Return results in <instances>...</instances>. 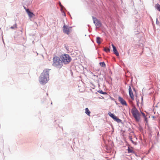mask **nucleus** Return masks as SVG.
<instances>
[{"label": "nucleus", "mask_w": 160, "mask_h": 160, "mask_svg": "<svg viewBox=\"0 0 160 160\" xmlns=\"http://www.w3.org/2000/svg\"><path fill=\"white\" fill-rule=\"evenodd\" d=\"M48 69H45L41 73L39 78V82L41 84H45L49 80V71Z\"/></svg>", "instance_id": "nucleus-1"}, {"label": "nucleus", "mask_w": 160, "mask_h": 160, "mask_svg": "<svg viewBox=\"0 0 160 160\" xmlns=\"http://www.w3.org/2000/svg\"><path fill=\"white\" fill-rule=\"evenodd\" d=\"M53 65L57 68L60 69L62 66V62L60 58L56 56L53 58Z\"/></svg>", "instance_id": "nucleus-2"}, {"label": "nucleus", "mask_w": 160, "mask_h": 160, "mask_svg": "<svg viewBox=\"0 0 160 160\" xmlns=\"http://www.w3.org/2000/svg\"><path fill=\"white\" fill-rule=\"evenodd\" d=\"M131 112L136 120L138 122L140 120V114L135 106L132 108Z\"/></svg>", "instance_id": "nucleus-3"}, {"label": "nucleus", "mask_w": 160, "mask_h": 160, "mask_svg": "<svg viewBox=\"0 0 160 160\" xmlns=\"http://www.w3.org/2000/svg\"><path fill=\"white\" fill-rule=\"evenodd\" d=\"M61 58L62 62L65 64H68L72 60L70 56L67 54L62 55L61 56Z\"/></svg>", "instance_id": "nucleus-4"}, {"label": "nucleus", "mask_w": 160, "mask_h": 160, "mask_svg": "<svg viewBox=\"0 0 160 160\" xmlns=\"http://www.w3.org/2000/svg\"><path fill=\"white\" fill-rule=\"evenodd\" d=\"M72 31V28L68 26L64 25L63 27V32L65 33L68 35Z\"/></svg>", "instance_id": "nucleus-5"}, {"label": "nucleus", "mask_w": 160, "mask_h": 160, "mask_svg": "<svg viewBox=\"0 0 160 160\" xmlns=\"http://www.w3.org/2000/svg\"><path fill=\"white\" fill-rule=\"evenodd\" d=\"M93 20L94 23L95 24L97 28H99L101 26V23L96 18L93 17Z\"/></svg>", "instance_id": "nucleus-6"}, {"label": "nucleus", "mask_w": 160, "mask_h": 160, "mask_svg": "<svg viewBox=\"0 0 160 160\" xmlns=\"http://www.w3.org/2000/svg\"><path fill=\"white\" fill-rule=\"evenodd\" d=\"M108 114L113 119L114 121L117 122H121V120L118 118V117L116 116L114 114L110 112H109Z\"/></svg>", "instance_id": "nucleus-7"}, {"label": "nucleus", "mask_w": 160, "mask_h": 160, "mask_svg": "<svg viewBox=\"0 0 160 160\" xmlns=\"http://www.w3.org/2000/svg\"><path fill=\"white\" fill-rule=\"evenodd\" d=\"M118 100L122 105L127 106V104L126 101L121 97L119 96L118 98Z\"/></svg>", "instance_id": "nucleus-8"}, {"label": "nucleus", "mask_w": 160, "mask_h": 160, "mask_svg": "<svg viewBox=\"0 0 160 160\" xmlns=\"http://www.w3.org/2000/svg\"><path fill=\"white\" fill-rule=\"evenodd\" d=\"M128 90L129 96L133 100H134V96L130 86H129Z\"/></svg>", "instance_id": "nucleus-9"}, {"label": "nucleus", "mask_w": 160, "mask_h": 160, "mask_svg": "<svg viewBox=\"0 0 160 160\" xmlns=\"http://www.w3.org/2000/svg\"><path fill=\"white\" fill-rule=\"evenodd\" d=\"M26 11L30 18H32L35 16L34 14L32 12H31L29 9H26Z\"/></svg>", "instance_id": "nucleus-10"}, {"label": "nucleus", "mask_w": 160, "mask_h": 160, "mask_svg": "<svg viewBox=\"0 0 160 160\" xmlns=\"http://www.w3.org/2000/svg\"><path fill=\"white\" fill-rule=\"evenodd\" d=\"M112 46L113 48V51L114 52V54L117 56H118L119 55V54L118 53L116 48L115 47L114 45L113 44H112Z\"/></svg>", "instance_id": "nucleus-11"}, {"label": "nucleus", "mask_w": 160, "mask_h": 160, "mask_svg": "<svg viewBox=\"0 0 160 160\" xmlns=\"http://www.w3.org/2000/svg\"><path fill=\"white\" fill-rule=\"evenodd\" d=\"M85 113L88 116H90V113L91 112L89 110L88 108H85Z\"/></svg>", "instance_id": "nucleus-12"}, {"label": "nucleus", "mask_w": 160, "mask_h": 160, "mask_svg": "<svg viewBox=\"0 0 160 160\" xmlns=\"http://www.w3.org/2000/svg\"><path fill=\"white\" fill-rule=\"evenodd\" d=\"M102 39L101 38L99 37H97L96 38V42H97L98 44H99L101 43V41Z\"/></svg>", "instance_id": "nucleus-13"}, {"label": "nucleus", "mask_w": 160, "mask_h": 160, "mask_svg": "<svg viewBox=\"0 0 160 160\" xmlns=\"http://www.w3.org/2000/svg\"><path fill=\"white\" fill-rule=\"evenodd\" d=\"M155 8L157 9L158 11L160 12V5L158 3L155 5Z\"/></svg>", "instance_id": "nucleus-14"}, {"label": "nucleus", "mask_w": 160, "mask_h": 160, "mask_svg": "<svg viewBox=\"0 0 160 160\" xmlns=\"http://www.w3.org/2000/svg\"><path fill=\"white\" fill-rule=\"evenodd\" d=\"M99 64L102 67H105L106 66L105 63L104 62H100L99 63Z\"/></svg>", "instance_id": "nucleus-15"}, {"label": "nucleus", "mask_w": 160, "mask_h": 160, "mask_svg": "<svg viewBox=\"0 0 160 160\" xmlns=\"http://www.w3.org/2000/svg\"><path fill=\"white\" fill-rule=\"evenodd\" d=\"M98 92L101 94H106L107 93L106 92H103L102 90H99L98 91Z\"/></svg>", "instance_id": "nucleus-16"}, {"label": "nucleus", "mask_w": 160, "mask_h": 160, "mask_svg": "<svg viewBox=\"0 0 160 160\" xmlns=\"http://www.w3.org/2000/svg\"><path fill=\"white\" fill-rule=\"evenodd\" d=\"M141 113H142V115H143V117H144V118L145 121H147V118H146V117L145 116V113H144L142 112H141Z\"/></svg>", "instance_id": "nucleus-17"}, {"label": "nucleus", "mask_w": 160, "mask_h": 160, "mask_svg": "<svg viewBox=\"0 0 160 160\" xmlns=\"http://www.w3.org/2000/svg\"><path fill=\"white\" fill-rule=\"evenodd\" d=\"M128 152L132 153L133 152V150L132 149L129 148H128Z\"/></svg>", "instance_id": "nucleus-18"}, {"label": "nucleus", "mask_w": 160, "mask_h": 160, "mask_svg": "<svg viewBox=\"0 0 160 160\" xmlns=\"http://www.w3.org/2000/svg\"><path fill=\"white\" fill-rule=\"evenodd\" d=\"M104 51L107 52H109L110 51V49H109L108 48H104Z\"/></svg>", "instance_id": "nucleus-19"}, {"label": "nucleus", "mask_w": 160, "mask_h": 160, "mask_svg": "<svg viewBox=\"0 0 160 160\" xmlns=\"http://www.w3.org/2000/svg\"><path fill=\"white\" fill-rule=\"evenodd\" d=\"M131 141L132 142V143H133L134 145H136L137 142H134L132 140H131Z\"/></svg>", "instance_id": "nucleus-20"}, {"label": "nucleus", "mask_w": 160, "mask_h": 160, "mask_svg": "<svg viewBox=\"0 0 160 160\" xmlns=\"http://www.w3.org/2000/svg\"><path fill=\"white\" fill-rule=\"evenodd\" d=\"M129 138L130 140H132V137L131 136H129Z\"/></svg>", "instance_id": "nucleus-21"}, {"label": "nucleus", "mask_w": 160, "mask_h": 160, "mask_svg": "<svg viewBox=\"0 0 160 160\" xmlns=\"http://www.w3.org/2000/svg\"><path fill=\"white\" fill-rule=\"evenodd\" d=\"M137 106H138V104H139V102L138 101H137Z\"/></svg>", "instance_id": "nucleus-22"}, {"label": "nucleus", "mask_w": 160, "mask_h": 160, "mask_svg": "<svg viewBox=\"0 0 160 160\" xmlns=\"http://www.w3.org/2000/svg\"><path fill=\"white\" fill-rule=\"evenodd\" d=\"M11 28H12V29H13V28H13V27H11Z\"/></svg>", "instance_id": "nucleus-23"}]
</instances>
